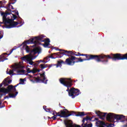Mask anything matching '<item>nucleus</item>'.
<instances>
[{
    "mask_svg": "<svg viewBox=\"0 0 127 127\" xmlns=\"http://www.w3.org/2000/svg\"><path fill=\"white\" fill-rule=\"evenodd\" d=\"M45 111H46V112L47 113H51V114H52V112H51V108H47Z\"/></svg>",
    "mask_w": 127,
    "mask_h": 127,
    "instance_id": "obj_25",
    "label": "nucleus"
},
{
    "mask_svg": "<svg viewBox=\"0 0 127 127\" xmlns=\"http://www.w3.org/2000/svg\"><path fill=\"white\" fill-rule=\"evenodd\" d=\"M67 113H69V111L67 110V109H63L61 111V115H59V117L61 118H68V117H70L71 114H67Z\"/></svg>",
    "mask_w": 127,
    "mask_h": 127,
    "instance_id": "obj_10",
    "label": "nucleus"
},
{
    "mask_svg": "<svg viewBox=\"0 0 127 127\" xmlns=\"http://www.w3.org/2000/svg\"><path fill=\"white\" fill-rule=\"evenodd\" d=\"M65 125L66 127H81V126L77 125H73L68 123H65Z\"/></svg>",
    "mask_w": 127,
    "mask_h": 127,
    "instance_id": "obj_17",
    "label": "nucleus"
},
{
    "mask_svg": "<svg viewBox=\"0 0 127 127\" xmlns=\"http://www.w3.org/2000/svg\"><path fill=\"white\" fill-rule=\"evenodd\" d=\"M10 1H11V2L8 4V6H11V8L12 9H14V8H13V6L10 5V4H14V3L16 2V0H10Z\"/></svg>",
    "mask_w": 127,
    "mask_h": 127,
    "instance_id": "obj_19",
    "label": "nucleus"
},
{
    "mask_svg": "<svg viewBox=\"0 0 127 127\" xmlns=\"http://www.w3.org/2000/svg\"><path fill=\"white\" fill-rule=\"evenodd\" d=\"M55 114H56V111H53V115L54 116L52 117L51 118L50 117H49V119H52L54 121L56 120L57 117H56V115H55Z\"/></svg>",
    "mask_w": 127,
    "mask_h": 127,
    "instance_id": "obj_20",
    "label": "nucleus"
},
{
    "mask_svg": "<svg viewBox=\"0 0 127 127\" xmlns=\"http://www.w3.org/2000/svg\"><path fill=\"white\" fill-rule=\"evenodd\" d=\"M51 53V52L50 51H49V53Z\"/></svg>",
    "mask_w": 127,
    "mask_h": 127,
    "instance_id": "obj_48",
    "label": "nucleus"
},
{
    "mask_svg": "<svg viewBox=\"0 0 127 127\" xmlns=\"http://www.w3.org/2000/svg\"><path fill=\"white\" fill-rule=\"evenodd\" d=\"M53 56H55V57H56L58 56V55H53Z\"/></svg>",
    "mask_w": 127,
    "mask_h": 127,
    "instance_id": "obj_45",
    "label": "nucleus"
},
{
    "mask_svg": "<svg viewBox=\"0 0 127 127\" xmlns=\"http://www.w3.org/2000/svg\"><path fill=\"white\" fill-rule=\"evenodd\" d=\"M56 50H59V51H63V52H65V51H71L63 50L62 49H56Z\"/></svg>",
    "mask_w": 127,
    "mask_h": 127,
    "instance_id": "obj_34",
    "label": "nucleus"
},
{
    "mask_svg": "<svg viewBox=\"0 0 127 127\" xmlns=\"http://www.w3.org/2000/svg\"><path fill=\"white\" fill-rule=\"evenodd\" d=\"M95 121H97V123H98V122H99V118H96L95 119Z\"/></svg>",
    "mask_w": 127,
    "mask_h": 127,
    "instance_id": "obj_40",
    "label": "nucleus"
},
{
    "mask_svg": "<svg viewBox=\"0 0 127 127\" xmlns=\"http://www.w3.org/2000/svg\"><path fill=\"white\" fill-rule=\"evenodd\" d=\"M1 15L2 16L3 22L4 24H9L6 25V28H13L15 27L18 24H20L21 23H18V22L14 21V20L17 18L16 15L12 14L11 12H1Z\"/></svg>",
    "mask_w": 127,
    "mask_h": 127,
    "instance_id": "obj_2",
    "label": "nucleus"
},
{
    "mask_svg": "<svg viewBox=\"0 0 127 127\" xmlns=\"http://www.w3.org/2000/svg\"><path fill=\"white\" fill-rule=\"evenodd\" d=\"M31 81L32 82H34V81L33 80V79L31 80Z\"/></svg>",
    "mask_w": 127,
    "mask_h": 127,
    "instance_id": "obj_46",
    "label": "nucleus"
},
{
    "mask_svg": "<svg viewBox=\"0 0 127 127\" xmlns=\"http://www.w3.org/2000/svg\"><path fill=\"white\" fill-rule=\"evenodd\" d=\"M16 14L19 17V14L18 11H16Z\"/></svg>",
    "mask_w": 127,
    "mask_h": 127,
    "instance_id": "obj_36",
    "label": "nucleus"
},
{
    "mask_svg": "<svg viewBox=\"0 0 127 127\" xmlns=\"http://www.w3.org/2000/svg\"><path fill=\"white\" fill-rule=\"evenodd\" d=\"M47 107H46V106H43V109H44V110H45V111L46 110V109H47Z\"/></svg>",
    "mask_w": 127,
    "mask_h": 127,
    "instance_id": "obj_39",
    "label": "nucleus"
},
{
    "mask_svg": "<svg viewBox=\"0 0 127 127\" xmlns=\"http://www.w3.org/2000/svg\"><path fill=\"white\" fill-rule=\"evenodd\" d=\"M45 68H47L49 67V64H44Z\"/></svg>",
    "mask_w": 127,
    "mask_h": 127,
    "instance_id": "obj_37",
    "label": "nucleus"
},
{
    "mask_svg": "<svg viewBox=\"0 0 127 127\" xmlns=\"http://www.w3.org/2000/svg\"><path fill=\"white\" fill-rule=\"evenodd\" d=\"M19 84H21V83H18V84H17L16 85H14V86H13V90H14V91L15 92H16V88H16V87H17V86H18V85H19Z\"/></svg>",
    "mask_w": 127,
    "mask_h": 127,
    "instance_id": "obj_23",
    "label": "nucleus"
},
{
    "mask_svg": "<svg viewBox=\"0 0 127 127\" xmlns=\"http://www.w3.org/2000/svg\"><path fill=\"white\" fill-rule=\"evenodd\" d=\"M6 57H7V54L6 53L2 54L0 56V62H3L5 60H7L8 59Z\"/></svg>",
    "mask_w": 127,
    "mask_h": 127,
    "instance_id": "obj_15",
    "label": "nucleus"
},
{
    "mask_svg": "<svg viewBox=\"0 0 127 127\" xmlns=\"http://www.w3.org/2000/svg\"><path fill=\"white\" fill-rule=\"evenodd\" d=\"M74 55H67V56H70L65 60L64 62L62 60L58 61V64H56L57 67L62 66V63L64 65H69V66H73L75 63L78 62H84V61H89L90 60H95L96 62H102V63H108L109 59H110V55H87L84 54H80L79 52H73Z\"/></svg>",
    "mask_w": 127,
    "mask_h": 127,
    "instance_id": "obj_1",
    "label": "nucleus"
},
{
    "mask_svg": "<svg viewBox=\"0 0 127 127\" xmlns=\"http://www.w3.org/2000/svg\"><path fill=\"white\" fill-rule=\"evenodd\" d=\"M1 96H2V94H1Z\"/></svg>",
    "mask_w": 127,
    "mask_h": 127,
    "instance_id": "obj_50",
    "label": "nucleus"
},
{
    "mask_svg": "<svg viewBox=\"0 0 127 127\" xmlns=\"http://www.w3.org/2000/svg\"><path fill=\"white\" fill-rule=\"evenodd\" d=\"M60 82L61 84L67 87V89H66V92H68V96L69 97H72V99H74L75 97L79 96L80 94V90L78 89H76L74 87L70 88V90H69V88L72 87V80L71 79H68L66 80L65 78H60Z\"/></svg>",
    "mask_w": 127,
    "mask_h": 127,
    "instance_id": "obj_4",
    "label": "nucleus"
},
{
    "mask_svg": "<svg viewBox=\"0 0 127 127\" xmlns=\"http://www.w3.org/2000/svg\"><path fill=\"white\" fill-rule=\"evenodd\" d=\"M0 104L1 105V102L0 103Z\"/></svg>",
    "mask_w": 127,
    "mask_h": 127,
    "instance_id": "obj_51",
    "label": "nucleus"
},
{
    "mask_svg": "<svg viewBox=\"0 0 127 127\" xmlns=\"http://www.w3.org/2000/svg\"><path fill=\"white\" fill-rule=\"evenodd\" d=\"M95 114L97 115L98 117L100 118L101 120H105L107 113H102L100 111H95Z\"/></svg>",
    "mask_w": 127,
    "mask_h": 127,
    "instance_id": "obj_13",
    "label": "nucleus"
},
{
    "mask_svg": "<svg viewBox=\"0 0 127 127\" xmlns=\"http://www.w3.org/2000/svg\"><path fill=\"white\" fill-rule=\"evenodd\" d=\"M96 124L98 125V126H99V127H114L115 126L114 124H112L107 125V124H106V123L104 122L101 121H98L97 122H96Z\"/></svg>",
    "mask_w": 127,
    "mask_h": 127,
    "instance_id": "obj_9",
    "label": "nucleus"
},
{
    "mask_svg": "<svg viewBox=\"0 0 127 127\" xmlns=\"http://www.w3.org/2000/svg\"><path fill=\"white\" fill-rule=\"evenodd\" d=\"M36 71L37 72H40V69H37V68L36 67Z\"/></svg>",
    "mask_w": 127,
    "mask_h": 127,
    "instance_id": "obj_41",
    "label": "nucleus"
},
{
    "mask_svg": "<svg viewBox=\"0 0 127 127\" xmlns=\"http://www.w3.org/2000/svg\"><path fill=\"white\" fill-rule=\"evenodd\" d=\"M1 23H2V22H0V24H1Z\"/></svg>",
    "mask_w": 127,
    "mask_h": 127,
    "instance_id": "obj_49",
    "label": "nucleus"
},
{
    "mask_svg": "<svg viewBox=\"0 0 127 127\" xmlns=\"http://www.w3.org/2000/svg\"><path fill=\"white\" fill-rule=\"evenodd\" d=\"M53 66H56V64H49V68H51V67H53Z\"/></svg>",
    "mask_w": 127,
    "mask_h": 127,
    "instance_id": "obj_35",
    "label": "nucleus"
},
{
    "mask_svg": "<svg viewBox=\"0 0 127 127\" xmlns=\"http://www.w3.org/2000/svg\"><path fill=\"white\" fill-rule=\"evenodd\" d=\"M41 42H47V43H50V40L49 38H47L45 40H43V36L34 37V38H31L27 41L28 44H35V45H40Z\"/></svg>",
    "mask_w": 127,
    "mask_h": 127,
    "instance_id": "obj_6",
    "label": "nucleus"
},
{
    "mask_svg": "<svg viewBox=\"0 0 127 127\" xmlns=\"http://www.w3.org/2000/svg\"><path fill=\"white\" fill-rule=\"evenodd\" d=\"M82 127H92L93 124L92 123H90L88 124V123H84L83 125L82 126Z\"/></svg>",
    "mask_w": 127,
    "mask_h": 127,
    "instance_id": "obj_21",
    "label": "nucleus"
},
{
    "mask_svg": "<svg viewBox=\"0 0 127 127\" xmlns=\"http://www.w3.org/2000/svg\"><path fill=\"white\" fill-rule=\"evenodd\" d=\"M59 115H61V111L60 112H56V117H59Z\"/></svg>",
    "mask_w": 127,
    "mask_h": 127,
    "instance_id": "obj_29",
    "label": "nucleus"
},
{
    "mask_svg": "<svg viewBox=\"0 0 127 127\" xmlns=\"http://www.w3.org/2000/svg\"><path fill=\"white\" fill-rule=\"evenodd\" d=\"M14 69V70H18L17 71V73H24V72H25L24 70H19V69H23V66L21 65V64H16Z\"/></svg>",
    "mask_w": 127,
    "mask_h": 127,
    "instance_id": "obj_11",
    "label": "nucleus"
},
{
    "mask_svg": "<svg viewBox=\"0 0 127 127\" xmlns=\"http://www.w3.org/2000/svg\"><path fill=\"white\" fill-rule=\"evenodd\" d=\"M17 94H18V92L16 91L15 92V94L13 93H9L8 94V96H6L5 97H4V99H9V98H15L16 96L17 95Z\"/></svg>",
    "mask_w": 127,
    "mask_h": 127,
    "instance_id": "obj_14",
    "label": "nucleus"
},
{
    "mask_svg": "<svg viewBox=\"0 0 127 127\" xmlns=\"http://www.w3.org/2000/svg\"><path fill=\"white\" fill-rule=\"evenodd\" d=\"M49 44H50L49 43L45 42V44H44V47H47V46H48L49 45Z\"/></svg>",
    "mask_w": 127,
    "mask_h": 127,
    "instance_id": "obj_28",
    "label": "nucleus"
},
{
    "mask_svg": "<svg viewBox=\"0 0 127 127\" xmlns=\"http://www.w3.org/2000/svg\"><path fill=\"white\" fill-rule=\"evenodd\" d=\"M40 67H41V69L45 68V66L44 65V64H40Z\"/></svg>",
    "mask_w": 127,
    "mask_h": 127,
    "instance_id": "obj_30",
    "label": "nucleus"
},
{
    "mask_svg": "<svg viewBox=\"0 0 127 127\" xmlns=\"http://www.w3.org/2000/svg\"><path fill=\"white\" fill-rule=\"evenodd\" d=\"M40 52H41V48L38 47L35 48L33 49L30 52V54L21 57V60L25 61V62H26L27 64H30V65H33L35 68H37V66L39 65V63L37 62V63H34L32 60L36 58V56H34V55L37 54V53H40Z\"/></svg>",
    "mask_w": 127,
    "mask_h": 127,
    "instance_id": "obj_3",
    "label": "nucleus"
},
{
    "mask_svg": "<svg viewBox=\"0 0 127 127\" xmlns=\"http://www.w3.org/2000/svg\"><path fill=\"white\" fill-rule=\"evenodd\" d=\"M8 74L9 75H12V74H13V70L10 69V70L9 71Z\"/></svg>",
    "mask_w": 127,
    "mask_h": 127,
    "instance_id": "obj_32",
    "label": "nucleus"
},
{
    "mask_svg": "<svg viewBox=\"0 0 127 127\" xmlns=\"http://www.w3.org/2000/svg\"><path fill=\"white\" fill-rule=\"evenodd\" d=\"M27 75H28V76L30 77V78H32L33 76L30 74H27Z\"/></svg>",
    "mask_w": 127,
    "mask_h": 127,
    "instance_id": "obj_38",
    "label": "nucleus"
},
{
    "mask_svg": "<svg viewBox=\"0 0 127 127\" xmlns=\"http://www.w3.org/2000/svg\"><path fill=\"white\" fill-rule=\"evenodd\" d=\"M12 82L11 79H8V78H5L1 83H0V87H2L3 85L4 87H6V88L2 87L0 88V92L4 94H8V93H14L15 91L13 89V85H9Z\"/></svg>",
    "mask_w": 127,
    "mask_h": 127,
    "instance_id": "obj_5",
    "label": "nucleus"
},
{
    "mask_svg": "<svg viewBox=\"0 0 127 127\" xmlns=\"http://www.w3.org/2000/svg\"><path fill=\"white\" fill-rule=\"evenodd\" d=\"M15 49H16V47H14L13 49H12L10 51V53L8 54V55H10V54L13 52V50H15Z\"/></svg>",
    "mask_w": 127,
    "mask_h": 127,
    "instance_id": "obj_27",
    "label": "nucleus"
},
{
    "mask_svg": "<svg viewBox=\"0 0 127 127\" xmlns=\"http://www.w3.org/2000/svg\"><path fill=\"white\" fill-rule=\"evenodd\" d=\"M36 72H37L36 67H35L32 70L31 73H33V74H35V73Z\"/></svg>",
    "mask_w": 127,
    "mask_h": 127,
    "instance_id": "obj_26",
    "label": "nucleus"
},
{
    "mask_svg": "<svg viewBox=\"0 0 127 127\" xmlns=\"http://www.w3.org/2000/svg\"><path fill=\"white\" fill-rule=\"evenodd\" d=\"M37 62H38L39 64L40 63H46V62H45L44 60H40L37 61Z\"/></svg>",
    "mask_w": 127,
    "mask_h": 127,
    "instance_id": "obj_24",
    "label": "nucleus"
},
{
    "mask_svg": "<svg viewBox=\"0 0 127 127\" xmlns=\"http://www.w3.org/2000/svg\"><path fill=\"white\" fill-rule=\"evenodd\" d=\"M23 49H25L26 52H27V53H30V52H31L32 51V50L30 51V49H29V47H28V46H27L26 45L23 46Z\"/></svg>",
    "mask_w": 127,
    "mask_h": 127,
    "instance_id": "obj_18",
    "label": "nucleus"
},
{
    "mask_svg": "<svg viewBox=\"0 0 127 127\" xmlns=\"http://www.w3.org/2000/svg\"><path fill=\"white\" fill-rule=\"evenodd\" d=\"M20 81L21 83H24V81H25V78H24V79L20 78Z\"/></svg>",
    "mask_w": 127,
    "mask_h": 127,
    "instance_id": "obj_33",
    "label": "nucleus"
},
{
    "mask_svg": "<svg viewBox=\"0 0 127 127\" xmlns=\"http://www.w3.org/2000/svg\"><path fill=\"white\" fill-rule=\"evenodd\" d=\"M59 106H61V104L60 103L59 104Z\"/></svg>",
    "mask_w": 127,
    "mask_h": 127,
    "instance_id": "obj_47",
    "label": "nucleus"
},
{
    "mask_svg": "<svg viewBox=\"0 0 127 127\" xmlns=\"http://www.w3.org/2000/svg\"><path fill=\"white\" fill-rule=\"evenodd\" d=\"M49 58H48V57H47L45 59H46V60H49Z\"/></svg>",
    "mask_w": 127,
    "mask_h": 127,
    "instance_id": "obj_42",
    "label": "nucleus"
},
{
    "mask_svg": "<svg viewBox=\"0 0 127 127\" xmlns=\"http://www.w3.org/2000/svg\"><path fill=\"white\" fill-rule=\"evenodd\" d=\"M26 70H27V73H31V72H32V70H30V68H27Z\"/></svg>",
    "mask_w": 127,
    "mask_h": 127,
    "instance_id": "obj_31",
    "label": "nucleus"
},
{
    "mask_svg": "<svg viewBox=\"0 0 127 127\" xmlns=\"http://www.w3.org/2000/svg\"><path fill=\"white\" fill-rule=\"evenodd\" d=\"M40 75V77L42 78V79H40L39 76L36 78V82L39 83L40 82H42L44 83V84H47V82H48V79H46V76H45V72H44L43 73H39Z\"/></svg>",
    "mask_w": 127,
    "mask_h": 127,
    "instance_id": "obj_8",
    "label": "nucleus"
},
{
    "mask_svg": "<svg viewBox=\"0 0 127 127\" xmlns=\"http://www.w3.org/2000/svg\"><path fill=\"white\" fill-rule=\"evenodd\" d=\"M2 108H4V106H0V109H2Z\"/></svg>",
    "mask_w": 127,
    "mask_h": 127,
    "instance_id": "obj_43",
    "label": "nucleus"
},
{
    "mask_svg": "<svg viewBox=\"0 0 127 127\" xmlns=\"http://www.w3.org/2000/svg\"><path fill=\"white\" fill-rule=\"evenodd\" d=\"M68 54H71L74 55V52L72 51H65L64 52H59L52 54L51 56H48V58H51L52 59H56V58H61L63 57L64 55L68 56Z\"/></svg>",
    "mask_w": 127,
    "mask_h": 127,
    "instance_id": "obj_7",
    "label": "nucleus"
},
{
    "mask_svg": "<svg viewBox=\"0 0 127 127\" xmlns=\"http://www.w3.org/2000/svg\"><path fill=\"white\" fill-rule=\"evenodd\" d=\"M2 37H3V35H0V39H1V38H2Z\"/></svg>",
    "mask_w": 127,
    "mask_h": 127,
    "instance_id": "obj_44",
    "label": "nucleus"
},
{
    "mask_svg": "<svg viewBox=\"0 0 127 127\" xmlns=\"http://www.w3.org/2000/svg\"><path fill=\"white\" fill-rule=\"evenodd\" d=\"M68 115H70V116H75V117H84V116H86V114H85V112H78V114H76L75 112L71 111L70 112V114H68Z\"/></svg>",
    "mask_w": 127,
    "mask_h": 127,
    "instance_id": "obj_12",
    "label": "nucleus"
},
{
    "mask_svg": "<svg viewBox=\"0 0 127 127\" xmlns=\"http://www.w3.org/2000/svg\"><path fill=\"white\" fill-rule=\"evenodd\" d=\"M6 2V1L3 0L2 1H0V7H4V5L5 4V3Z\"/></svg>",
    "mask_w": 127,
    "mask_h": 127,
    "instance_id": "obj_22",
    "label": "nucleus"
},
{
    "mask_svg": "<svg viewBox=\"0 0 127 127\" xmlns=\"http://www.w3.org/2000/svg\"><path fill=\"white\" fill-rule=\"evenodd\" d=\"M92 119H93V118H91L89 116H86V118H83V119L82 120L83 124H82L81 127H83V126H84V124H85V121H86V122H88V121H92Z\"/></svg>",
    "mask_w": 127,
    "mask_h": 127,
    "instance_id": "obj_16",
    "label": "nucleus"
}]
</instances>
